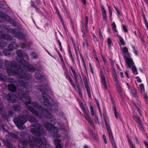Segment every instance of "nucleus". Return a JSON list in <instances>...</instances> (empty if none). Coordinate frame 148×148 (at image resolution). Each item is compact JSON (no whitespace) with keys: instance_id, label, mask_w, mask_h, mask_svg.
Wrapping results in <instances>:
<instances>
[{"instance_id":"338daca9","label":"nucleus","mask_w":148,"mask_h":148,"mask_svg":"<svg viewBox=\"0 0 148 148\" xmlns=\"http://www.w3.org/2000/svg\"><path fill=\"white\" fill-rule=\"evenodd\" d=\"M81 30L82 31V32H85L84 30V25L83 24V23L82 21H81Z\"/></svg>"},{"instance_id":"e2e57ef3","label":"nucleus","mask_w":148,"mask_h":148,"mask_svg":"<svg viewBox=\"0 0 148 148\" xmlns=\"http://www.w3.org/2000/svg\"><path fill=\"white\" fill-rule=\"evenodd\" d=\"M8 114L9 116L12 117H13L14 113L12 110H9L8 111Z\"/></svg>"},{"instance_id":"13d9d810","label":"nucleus","mask_w":148,"mask_h":148,"mask_svg":"<svg viewBox=\"0 0 148 148\" xmlns=\"http://www.w3.org/2000/svg\"><path fill=\"white\" fill-rule=\"evenodd\" d=\"M92 138L96 141H98L99 139V136L97 134H95L93 136H92Z\"/></svg>"},{"instance_id":"7c9ffc66","label":"nucleus","mask_w":148,"mask_h":148,"mask_svg":"<svg viewBox=\"0 0 148 148\" xmlns=\"http://www.w3.org/2000/svg\"><path fill=\"white\" fill-rule=\"evenodd\" d=\"M20 136L22 138V143H23V141L27 139L29 137V135L27 134L26 132H22L20 133Z\"/></svg>"},{"instance_id":"c9c22d12","label":"nucleus","mask_w":148,"mask_h":148,"mask_svg":"<svg viewBox=\"0 0 148 148\" xmlns=\"http://www.w3.org/2000/svg\"><path fill=\"white\" fill-rule=\"evenodd\" d=\"M1 38L10 41L12 39V37L8 34H3L1 35Z\"/></svg>"},{"instance_id":"9b49d317","label":"nucleus","mask_w":148,"mask_h":148,"mask_svg":"<svg viewBox=\"0 0 148 148\" xmlns=\"http://www.w3.org/2000/svg\"><path fill=\"white\" fill-rule=\"evenodd\" d=\"M27 108L29 110L33 113L35 116L39 118H41L43 113L41 114L38 112L36 109L32 107L29 106H27Z\"/></svg>"},{"instance_id":"f03ea898","label":"nucleus","mask_w":148,"mask_h":148,"mask_svg":"<svg viewBox=\"0 0 148 148\" xmlns=\"http://www.w3.org/2000/svg\"><path fill=\"white\" fill-rule=\"evenodd\" d=\"M32 126L34 128L31 129L30 131L33 135L40 137L44 134V129L41 125L38 123H34L32 125Z\"/></svg>"},{"instance_id":"8fccbe9b","label":"nucleus","mask_w":148,"mask_h":148,"mask_svg":"<svg viewBox=\"0 0 148 148\" xmlns=\"http://www.w3.org/2000/svg\"><path fill=\"white\" fill-rule=\"evenodd\" d=\"M31 58L34 59H36L38 58V56L36 53L32 52L31 53Z\"/></svg>"},{"instance_id":"a211bd4d","label":"nucleus","mask_w":148,"mask_h":148,"mask_svg":"<svg viewBox=\"0 0 148 148\" xmlns=\"http://www.w3.org/2000/svg\"><path fill=\"white\" fill-rule=\"evenodd\" d=\"M124 57L125 58V60L128 67L130 68H131L132 66L134 64L133 59L132 58H130V57L127 56L126 55H125Z\"/></svg>"},{"instance_id":"7ed1b4c3","label":"nucleus","mask_w":148,"mask_h":148,"mask_svg":"<svg viewBox=\"0 0 148 148\" xmlns=\"http://www.w3.org/2000/svg\"><path fill=\"white\" fill-rule=\"evenodd\" d=\"M18 47V45L17 43L14 42H11L9 45L8 49H5L3 50V53L5 56L8 57L11 56L13 50Z\"/></svg>"},{"instance_id":"f3484780","label":"nucleus","mask_w":148,"mask_h":148,"mask_svg":"<svg viewBox=\"0 0 148 148\" xmlns=\"http://www.w3.org/2000/svg\"><path fill=\"white\" fill-rule=\"evenodd\" d=\"M33 140L35 142V144H38L41 147V146L45 145L44 142L40 138L33 136L32 138Z\"/></svg>"},{"instance_id":"69168bd1","label":"nucleus","mask_w":148,"mask_h":148,"mask_svg":"<svg viewBox=\"0 0 148 148\" xmlns=\"http://www.w3.org/2000/svg\"><path fill=\"white\" fill-rule=\"evenodd\" d=\"M34 8L35 9L36 11V12L40 13L41 12V10L38 8L37 6H35Z\"/></svg>"},{"instance_id":"bf43d9fd","label":"nucleus","mask_w":148,"mask_h":148,"mask_svg":"<svg viewBox=\"0 0 148 148\" xmlns=\"http://www.w3.org/2000/svg\"><path fill=\"white\" fill-rule=\"evenodd\" d=\"M85 27L87 30L88 29V16H86L85 18Z\"/></svg>"},{"instance_id":"603ef678","label":"nucleus","mask_w":148,"mask_h":148,"mask_svg":"<svg viewBox=\"0 0 148 148\" xmlns=\"http://www.w3.org/2000/svg\"><path fill=\"white\" fill-rule=\"evenodd\" d=\"M112 28L114 31L115 32H117L116 29V26L114 22H113L111 24Z\"/></svg>"},{"instance_id":"72a5a7b5","label":"nucleus","mask_w":148,"mask_h":148,"mask_svg":"<svg viewBox=\"0 0 148 148\" xmlns=\"http://www.w3.org/2000/svg\"><path fill=\"white\" fill-rule=\"evenodd\" d=\"M66 78L69 81V82L71 84V86L74 88L76 89V86L73 83V80L72 78L70 77L68 75H66Z\"/></svg>"},{"instance_id":"f704fd0d","label":"nucleus","mask_w":148,"mask_h":148,"mask_svg":"<svg viewBox=\"0 0 148 148\" xmlns=\"http://www.w3.org/2000/svg\"><path fill=\"white\" fill-rule=\"evenodd\" d=\"M36 79L39 80L42 82H43L46 80V79L44 75L43 74H40L36 76Z\"/></svg>"},{"instance_id":"5701e85b","label":"nucleus","mask_w":148,"mask_h":148,"mask_svg":"<svg viewBox=\"0 0 148 148\" xmlns=\"http://www.w3.org/2000/svg\"><path fill=\"white\" fill-rule=\"evenodd\" d=\"M133 119L134 120L140 125L141 127H142L143 130L144 129L143 128L142 122L140 120V118L138 116H137L134 114L132 116Z\"/></svg>"},{"instance_id":"a878e982","label":"nucleus","mask_w":148,"mask_h":148,"mask_svg":"<svg viewBox=\"0 0 148 148\" xmlns=\"http://www.w3.org/2000/svg\"><path fill=\"white\" fill-rule=\"evenodd\" d=\"M102 10V18L103 20L106 21L107 20L106 16V11L104 6L102 5H101Z\"/></svg>"},{"instance_id":"4be33fe9","label":"nucleus","mask_w":148,"mask_h":148,"mask_svg":"<svg viewBox=\"0 0 148 148\" xmlns=\"http://www.w3.org/2000/svg\"><path fill=\"white\" fill-rule=\"evenodd\" d=\"M12 110L15 112L19 113L21 112L22 107L19 104H14L12 106Z\"/></svg>"},{"instance_id":"2f4dec72","label":"nucleus","mask_w":148,"mask_h":148,"mask_svg":"<svg viewBox=\"0 0 148 148\" xmlns=\"http://www.w3.org/2000/svg\"><path fill=\"white\" fill-rule=\"evenodd\" d=\"M11 28H10L9 29L7 25L3 24L0 25V29L3 32H8V31L10 32V29Z\"/></svg>"},{"instance_id":"6e6d98bb","label":"nucleus","mask_w":148,"mask_h":148,"mask_svg":"<svg viewBox=\"0 0 148 148\" xmlns=\"http://www.w3.org/2000/svg\"><path fill=\"white\" fill-rule=\"evenodd\" d=\"M107 5L109 10V15H110V17H111V16L112 15L113 8L110 5L108 4Z\"/></svg>"},{"instance_id":"4d7b16f0","label":"nucleus","mask_w":148,"mask_h":148,"mask_svg":"<svg viewBox=\"0 0 148 148\" xmlns=\"http://www.w3.org/2000/svg\"><path fill=\"white\" fill-rule=\"evenodd\" d=\"M143 20L144 21V23L145 24V26L148 30V22H147V21L146 20V17H145V15L143 16Z\"/></svg>"},{"instance_id":"aec40b11","label":"nucleus","mask_w":148,"mask_h":148,"mask_svg":"<svg viewBox=\"0 0 148 148\" xmlns=\"http://www.w3.org/2000/svg\"><path fill=\"white\" fill-rule=\"evenodd\" d=\"M67 48L68 54L70 58V60L72 61L73 63L74 64H75V62L71 51V46L68 42L67 43Z\"/></svg>"},{"instance_id":"b1692460","label":"nucleus","mask_w":148,"mask_h":148,"mask_svg":"<svg viewBox=\"0 0 148 148\" xmlns=\"http://www.w3.org/2000/svg\"><path fill=\"white\" fill-rule=\"evenodd\" d=\"M44 126L49 132L51 131L52 129L54 126L50 123L47 122L44 123Z\"/></svg>"},{"instance_id":"de8ad7c7","label":"nucleus","mask_w":148,"mask_h":148,"mask_svg":"<svg viewBox=\"0 0 148 148\" xmlns=\"http://www.w3.org/2000/svg\"><path fill=\"white\" fill-rule=\"evenodd\" d=\"M112 77L113 80L115 82V83L119 82V81L117 78V75L116 73L113 74Z\"/></svg>"},{"instance_id":"9d476101","label":"nucleus","mask_w":148,"mask_h":148,"mask_svg":"<svg viewBox=\"0 0 148 148\" xmlns=\"http://www.w3.org/2000/svg\"><path fill=\"white\" fill-rule=\"evenodd\" d=\"M83 81L84 82V85L85 88L86 89L88 97L89 98H91V95L90 92V89L89 86L88 84L87 79L86 77L85 76H83Z\"/></svg>"},{"instance_id":"680f3d73","label":"nucleus","mask_w":148,"mask_h":148,"mask_svg":"<svg viewBox=\"0 0 148 148\" xmlns=\"http://www.w3.org/2000/svg\"><path fill=\"white\" fill-rule=\"evenodd\" d=\"M132 47L134 51L133 52L136 55L138 56V51L136 49L135 47L133 45H132Z\"/></svg>"},{"instance_id":"a19ab883","label":"nucleus","mask_w":148,"mask_h":148,"mask_svg":"<svg viewBox=\"0 0 148 148\" xmlns=\"http://www.w3.org/2000/svg\"><path fill=\"white\" fill-rule=\"evenodd\" d=\"M115 86L118 92L123 90V89L121 86L119 82L115 83Z\"/></svg>"},{"instance_id":"c85d7f7f","label":"nucleus","mask_w":148,"mask_h":148,"mask_svg":"<svg viewBox=\"0 0 148 148\" xmlns=\"http://www.w3.org/2000/svg\"><path fill=\"white\" fill-rule=\"evenodd\" d=\"M8 87L9 91L14 92L16 91V88L14 85L13 84H10L8 85Z\"/></svg>"},{"instance_id":"f257e3e1","label":"nucleus","mask_w":148,"mask_h":148,"mask_svg":"<svg viewBox=\"0 0 148 148\" xmlns=\"http://www.w3.org/2000/svg\"><path fill=\"white\" fill-rule=\"evenodd\" d=\"M4 64L8 68L7 72L9 75L16 74L18 75V82L21 86H23V90L28 92V83L32 77L31 75L27 72L32 73L36 71V68L30 65L27 61L23 59L19 62V65L16 62H10L8 60L5 61Z\"/></svg>"},{"instance_id":"c03bdc74","label":"nucleus","mask_w":148,"mask_h":148,"mask_svg":"<svg viewBox=\"0 0 148 148\" xmlns=\"http://www.w3.org/2000/svg\"><path fill=\"white\" fill-rule=\"evenodd\" d=\"M59 132V131L58 128L53 126L52 129V130L50 132L56 134L58 133Z\"/></svg>"},{"instance_id":"0eeeda50","label":"nucleus","mask_w":148,"mask_h":148,"mask_svg":"<svg viewBox=\"0 0 148 148\" xmlns=\"http://www.w3.org/2000/svg\"><path fill=\"white\" fill-rule=\"evenodd\" d=\"M22 87V90L21 92L19 93L18 95L19 97L21 98H24L26 100H28V101H25V105H27L28 104H31L32 105V103L33 102L32 101H31V98L29 97V95L26 93H28L29 92V90L28 88V92H25L23 90V86H21Z\"/></svg>"},{"instance_id":"49530a36","label":"nucleus","mask_w":148,"mask_h":148,"mask_svg":"<svg viewBox=\"0 0 148 148\" xmlns=\"http://www.w3.org/2000/svg\"><path fill=\"white\" fill-rule=\"evenodd\" d=\"M0 129L3 130L4 134H5V132L7 130L5 128L4 124L2 121L0 122Z\"/></svg>"},{"instance_id":"09e8293b","label":"nucleus","mask_w":148,"mask_h":148,"mask_svg":"<svg viewBox=\"0 0 148 148\" xmlns=\"http://www.w3.org/2000/svg\"><path fill=\"white\" fill-rule=\"evenodd\" d=\"M140 88V92L141 93H143L145 92L144 86L143 84H140L139 85Z\"/></svg>"},{"instance_id":"5fc2aeb1","label":"nucleus","mask_w":148,"mask_h":148,"mask_svg":"<svg viewBox=\"0 0 148 148\" xmlns=\"http://www.w3.org/2000/svg\"><path fill=\"white\" fill-rule=\"evenodd\" d=\"M107 43L108 48H110L111 47V45L112 43V41L110 38H107Z\"/></svg>"},{"instance_id":"ddd939ff","label":"nucleus","mask_w":148,"mask_h":148,"mask_svg":"<svg viewBox=\"0 0 148 148\" xmlns=\"http://www.w3.org/2000/svg\"><path fill=\"white\" fill-rule=\"evenodd\" d=\"M15 98L16 96L14 93H10L7 95L6 99L9 103H15Z\"/></svg>"},{"instance_id":"cd10ccee","label":"nucleus","mask_w":148,"mask_h":148,"mask_svg":"<svg viewBox=\"0 0 148 148\" xmlns=\"http://www.w3.org/2000/svg\"><path fill=\"white\" fill-rule=\"evenodd\" d=\"M109 136L110 140L111 142L113 148H116V147H117L116 143L115 142L114 139V138L113 134L109 135Z\"/></svg>"},{"instance_id":"052dcab7","label":"nucleus","mask_w":148,"mask_h":148,"mask_svg":"<svg viewBox=\"0 0 148 148\" xmlns=\"http://www.w3.org/2000/svg\"><path fill=\"white\" fill-rule=\"evenodd\" d=\"M30 121L32 122L35 123L38 122L37 119L34 116H32L30 119Z\"/></svg>"},{"instance_id":"f8f14e48","label":"nucleus","mask_w":148,"mask_h":148,"mask_svg":"<svg viewBox=\"0 0 148 148\" xmlns=\"http://www.w3.org/2000/svg\"><path fill=\"white\" fill-rule=\"evenodd\" d=\"M110 98L111 103L112 105L113 110L114 112L115 117L116 119H118L119 115V112L116 111L115 102L113 98L111 95H110Z\"/></svg>"},{"instance_id":"dca6fc26","label":"nucleus","mask_w":148,"mask_h":148,"mask_svg":"<svg viewBox=\"0 0 148 148\" xmlns=\"http://www.w3.org/2000/svg\"><path fill=\"white\" fill-rule=\"evenodd\" d=\"M103 117L105 123V124L106 127V128L108 131V135L112 134L111 127L109 124V121L108 119H107L105 116L103 115Z\"/></svg>"},{"instance_id":"3c124183","label":"nucleus","mask_w":148,"mask_h":148,"mask_svg":"<svg viewBox=\"0 0 148 148\" xmlns=\"http://www.w3.org/2000/svg\"><path fill=\"white\" fill-rule=\"evenodd\" d=\"M19 46L22 49L26 48L28 47V45L25 43H21Z\"/></svg>"},{"instance_id":"4468645a","label":"nucleus","mask_w":148,"mask_h":148,"mask_svg":"<svg viewBox=\"0 0 148 148\" xmlns=\"http://www.w3.org/2000/svg\"><path fill=\"white\" fill-rule=\"evenodd\" d=\"M10 32L13 34H15L19 39H23L24 38V35L19 31L17 32L16 29L11 28L10 29Z\"/></svg>"},{"instance_id":"864d4df0","label":"nucleus","mask_w":148,"mask_h":148,"mask_svg":"<svg viewBox=\"0 0 148 148\" xmlns=\"http://www.w3.org/2000/svg\"><path fill=\"white\" fill-rule=\"evenodd\" d=\"M132 70L134 75H136L138 74V73L137 69L135 66H133L132 67Z\"/></svg>"},{"instance_id":"412c9836","label":"nucleus","mask_w":148,"mask_h":148,"mask_svg":"<svg viewBox=\"0 0 148 148\" xmlns=\"http://www.w3.org/2000/svg\"><path fill=\"white\" fill-rule=\"evenodd\" d=\"M16 53L18 56L21 58L20 60L18 61L19 64V62L22 59H24L23 58L25 56L26 54L24 52V51L21 50H17L16 51Z\"/></svg>"},{"instance_id":"0e129e2a","label":"nucleus","mask_w":148,"mask_h":148,"mask_svg":"<svg viewBox=\"0 0 148 148\" xmlns=\"http://www.w3.org/2000/svg\"><path fill=\"white\" fill-rule=\"evenodd\" d=\"M93 40L94 42L96 43L99 41V39L97 38V37L95 36L94 34H93Z\"/></svg>"},{"instance_id":"37998d69","label":"nucleus","mask_w":148,"mask_h":148,"mask_svg":"<svg viewBox=\"0 0 148 148\" xmlns=\"http://www.w3.org/2000/svg\"><path fill=\"white\" fill-rule=\"evenodd\" d=\"M73 76L74 77L73 79H74L75 81V83L77 85V84L78 82V75L77 74L76 72L75 73H74L73 74V75H71Z\"/></svg>"},{"instance_id":"79ce46f5","label":"nucleus","mask_w":148,"mask_h":148,"mask_svg":"<svg viewBox=\"0 0 148 148\" xmlns=\"http://www.w3.org/2000/svg\"><path fill=\"white\" fill-rule=\"evenodd\" d=\"M126 137L127 139L129 145L130 147V148H131L135 147L132 143V141L130 138L129 136L128 135H127Z\"/></svg>"},{"instance_id":"2eb2a0df","label":"nucleus","mask_w":148,"mask_h":148,"mask_svg":"<svg viewBox=\"0 0 148 148\" xmlns=\"http://www.w3.org/2000/svg\"><path fill=\"white\" fill-rule=\"evenodd\" d=\"M43 115L47 118L52 119L53 116L50 112L47 109L42 108L41 110Z\"/></svg>"},{"instance_id":"423d86ee","label":"nucleus","mask_w":148,"mask_h":148,"mask_svg":"<svg viewBox=\"0 0 148 148\" xmlns=\"http://www.w3.org/2000/svg\"><path fill=\"white\" fill-rule=\"evenodd\" d=\"M13 121L17 127L20 128L27 121V119L24 116H23L21 118L18 117H15L13 119Z\"/></svg>"},{"instance_id":"ea45409f","label":"nucleus","mask_w":148,"mask_h":148,"mask_svg":"<svg viewBox=\"0 0 148 148\" xmlns=\"http://www.w3.org/2000/svg\"><path fill=\"white\" fill-rule=\"evenodd\" d=\"M130 90L132 94V95L133 97L135 98L138 97V95H137V90L134 88H133L132 89H131Z\"/></svg>"},{"instance_id":"774afa93","label":"nucleus","mask_w":148,"mask_h":148,"mask_svg":"<svg viewBox=\"0 0 148 148\" xmlns=\"http://www.w3.org/2000/svg\"><path fill=\"white\" fill-rule=\"evenodd\" d=\"M90 109L91 115L92 116H93L94 115V112L93 110V108L92 106H90Z\"/></svg>"},{"instance_id":"6ab92c4d","label":"nucleus","mask_w":148,"mask_h":148,"mask_svg":"<svg viewBox=\"0 0 148 148\" xmlns=\"http://www.w3.org/2000/svg\"><path fill=\"white\" fill-rule=\"evenodd\" d=\"M4 135L7 136L10 139H17L18 138V136L15 134L12 133H10L7 130L5 132Z\"/></svg>"},{"instance_id":"6e6552de","label":"nucleus","mask_w":148,"mask_h":148,"mask_svg":"<svg viewBox=\"0 0 148 148\" xmlns=\"http://www.w3.org/2000/svg\"><path fill=\"white\" fill-rule=\"evenodd\" d=\"M28 143H29V146L32 148H41L40 146H37L35 144V142L33 139L32 140L30 139L29 136L27 139L23 141V144L24 145H27Z\"/></svg>"},{"instance_id":"58836bf2","label":"nucleus","mask_w":148,"mask_h":148,"mask_svg":"<svg viewBox=\"0 0 148 148\" xmlns=\"http://www.w3.org/2000/svg\"><path fill=\"white\" fill-rule=\"evenodd\" d=\"M3 142L4 145L6 146L7 148H11V147L12 146V144L8 140H4Z\"/></svg>"},{"instance_id":"e433bc0d","label":"nucleus","mask_w":148,"mask_h":148,"mask_svg":"<svg viewBox=\"0 0 148 148\" xmlns=\"http://www.w3.org/2000/svg\"><path fill=\"white\" fill-rule=\"evenodd\" d=\"M1 115L3 119L8 121L9 117L8 116L7 112L4 111L2 112L1 114Z\"/></svg>"},{"instance_id":"bb28decb","label":"nucleus","mask_w":148,"mask_h":148,"mask_svg":"<svg viewBox=\"0 0 148 148\" xmlns=\"http://www.w3.org/2000/svg\"><path fill=\"white\" fill-rule=\"evenodd\" d=\"M73 47L75 50V54L77 56V60L79 59L78 53L79 52L80 49L78 44H75L73 45Z\"/></svg>"},{"instance_id":"a18cd8bd","label":"nucleus","mask_w":148,"mask_h":148,"mask_svg":"<svg viewBox=\"0 0 148 148\" xmlns=\"http://www.w3.org/2000/svg\"><path fill=\"white\" fill-rule=\"evenodd\" d=\"M54 143L57 144V145L56 147V148H61V144L59 143L60 141L57 139H56L54 140Z\"/></svg>"},{"instance_id":"39448f33","label":"nucleus","mask_w":148,"mask_h":148,"mask_svg":"<svg viewBox=\"0 0 148 148\" xmlns=\"http://www.w3.org/2000/svg\"><path fill=\"white\" fill-rule=\"evenodd\" d=\"M78 101L79 105L83 112L85 118L88 121L90 125L92 127H94L95 126L94 123L92 120L91 119L90 116L88 114L85 107H84L83 103L79 99H78Z\"/></svg>"},{"instance_id":"393cba45","label":"nucleus","mask_w":148,"mask_h":148,"mask_svg":"<svg viewBox=\"0 0 148 148\" xmlns=\"http://www.w3.org/2000/svg\"><path fill=\"white\" fill-rule=\"evenodd\" d=\"M1 17L4 20L9 22L10 23L12 24L14 21V20L10 18L8 15L6 14H3L1 16Z\"/></svg>"},{"instance_id":"1a4fd4ad","label":"nucleus","mask_w":148,"mask_h":148,"mask_svg":"<svg viewBox=\"0 0 148 148\" xmlns=\"http://www.w3.org/2000/svg\"><path fill=\"white\" fill-rule=\"evenodd\" d=\"M100 74L101 82L102 84V86H103L104 88L106 90L107 88V84L105 79V77L103 71L101 68H100Z\"/></svg>"},{"instance_id":"20e7f679","label":"nucleus","mask_w":148,"mask_h":148,"mask_svg":"<svg viewBox=\"0 0 148 148\" xmlns=\"http://www.w3.org/2000/svg\"><path fill=\"white\" fill-rule=\"evenodd\" d=\"M42 95L44 100L43 104L47 107L52 106L54 103L53 99L45 92H42Z\"/></svg>"},{"instance_id":"473e14b6","label":"nucleus","mask_w":148,"mask_h":148,"mask_svg":"<svg viewBox=\"0 0 148 148\" xmlns=\"http://www.w3.org/2000/svg\"><path fill=\"white\" fill-rule=\"evenodd\" d=\"M122 53L123 55L124 56L126 54L127 56L130 57V54L129 52L128 49L126 47H124L122 49Z\"/></svg>"},{"instance_id":"c756f323","label":"nucleus","mask_w":148,"mask_h":148,"mask_svg":"<svg viewBox=\"0 0 148 148\" xmlns=\"http://www.w3.org/2000/svg\"><path fill=\"white\" fill-rule=\"evenodd\" d=\"M32 105L35 108L38 109H41L43 108L39 103L37 101H33Z\"/></svg>"},{"instance_id":"4c0bfd02","label":"nucleus","mask_w":148,"mask_h":148,"mask_svg":"<svg viewBox=\"0 0 148 148\" xmlns=\"http://www.w3.org/2000/svg\"><path fill=\"white\" fill-rule=\"evenodd\" d=\"M118 36L119 37V45H125V43L124 41V39L121 36L118 35Z\"/></svg>"}]
</instances>
